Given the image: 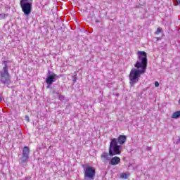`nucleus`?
<instances>
[{
	"mask_svg": "<svg viewBox=\"0 0 180 180\" xmlns=\"http://www.w3.org/2000/svg\"><path fill=\"white\" fill-rule=\"evenodd\" d=\"M7 16H9V14L0 13V20L5 19V18H7Z\"/></svg>",
	"mask_w": 180,
	"mask_h": 180,
	"instance_id": "ddd939ff",
	"label": "nucleus"
},
{
	"mask_svg": "<svg viewBox=\"0 0 180 180\" xmlns=\"http://www.w3.org/2000/svg\"><path fill=\"white\" fill-rule=\"evenodd\" d=\"M129 175L130 174H127V173H122L120 175V178H122V179H127Z\"/></svg>",
	"mask_w": 180,
	"mask_h": 180,
	"instance_id": "9b49d317",
	"label": "nucleus"
},
{
	"mask_svg": "<svg viewBox=\"0 0 180 180\" xmlns=\"http://www.w3.org/2000/svg\"><path fill=\"white\" fill-rule=\"evenodd\" d=\"M30 154V148L29 146H25L22 148V157L20 158V163L22 165H27L29 161V155Z\"/></svg>",
	"mask_w": 180,
	"mask_h": 180,
	"instance_id": "423d86ee",
	"label": "nucleus"
},
{
	"mask_svg": "<svg viewBox=\"0 0 180 180\" xmlns=\"http://www.w3.org/2000/svg\"><path fill=\"white\" fill-rule=\"evenodd\" d=\"M162 28L158 27L156 32H155V34H160V33H162Z\"/></svg>",
	"mask_w": 180,
	"mask_h": 180,
	"instance_id": "4468645a",
	"label": "nucleus"
},
{
	"mask_svg": "<svg viewBox=\"0 0 180 180\" xmlns=\"http://www.w3.org/2000/svg\"><path fill=\"white\" fill-rule=\"evenodd\" d=\"M96 171L95 167L87 166L84 169V180H94Z\"/></svg>",
	"mask_w": 180,
	"mask_h": 180,
	"instance_id": "39448f33",
	"label": "nucleus"
},
{
	"mask_svg": "<svg viewBox=\"0 0 180 180\" xmlns=\"http://www.w3.org/2000/svg\"><path fill=\"white\" fill-rule=\"evenodd\" d=\"M110 164L113 166L117 165V164H120V158L115 156L110 159Z\"/></svg>",
	"mask_w": 180,
	"mask_h": 180,
	"instance_id": "1a4fd4ad",
	"label": "nucleus"
},
{
	"mask_svg": "<svg viewBox=\"0 0 180 180\" xmlns=\"http://www.w3.org/2000/svg\"><path fill=\"white\" fill-rule=\"evenodd\" d=\"M72 79H73V84H75V82H77V79H78V78L77 77L76 72H75V75L72 76Z\"/></svg>",
	"mask_w": 180,
	"mask_h": 180,
	"instance_id": "2eb2a0df",
	"label": "nucleus"
},
{
	"mask_svg": "<svg viewBox=\"0 0 180 180\" xmlns=\"http://www.w3.org/2000/svg\"><path fill=\"white\" fill-rule=\"evenodd\" d=\"M58 99H59V101H60L61 102H64V101H65V96H63V95H59L58 96Z\"/></svg>",
	"mask_w": 180,
	"mask_h": 180,
	"instance_id": "f8f14e48",
	"label": "nucleus"
},
{
	"mask_svg": "<svg viewBox=\"0 0 180 180\" xmlns=\"http://www.w3.org/2000/svg\"><path fill=\"white\" fill-rule=\"evenodd\" d=\"M2 102V97L0 96V103Z\"/></svg>",
	"mask_w": 180,
	"mask_h": 180,
	"instance_id": "aec40b11",
	"label": "nucleus"
},
{
	"mask_svg": "<svg viewBox=\"0 0 180 180\" xmlns=\"http://www.w3.org/2000/svg\"><path fill=\"white\" fill-rule=\"evenodd\" d=\"M155 86H156V88H158V86H160V83L158 82H155Z\"/></svg>",
	"mask_w": 180,
	"mask_h": 180,
	"instance_id": "f3484780",
	"label": "nucleus"
},
{
	"mask_svg": "<svg viewBox=\"0 0 180 180\" xmlns=\"http://www.w3.org/2000/svg\"><path fill=\"white\" fill-rule=\"evenodd\" d=\"M120 148L121 146L117 145V140H116V138L112 139L110 143L108 153L103 152L101 155L103 162L109 161L110 160V157H113V155H119L121 153Z\"/></svg>",
	"mask_w": 180,
	"mask_h": 180,
	"instance_id": "f03ea898",
	"label": "nucleus"
},
{
	"mask_svg": "<svg viewBox=\"0 0 180 180\" xmlns=\"http://www.w3.org/2000/svg\"><path fill=\"white\" fill-rule=\"evenodd\" d=\"M20 5L21 6L22 12H23L25 16H30V13H32V6H33V2L20 0Z\"/></svg>",
	"mask_w": 180,
	"mask_h": 180,
	"instance_id": "20e7f679",
	"label": "nucleus"
},
{
	"mask_svg": "<svg viewBox=\"0 0 180 180\" xmlns=\"http://www.w3.org/2000/svg\"><path fill=\"white\" fill-rule=\"evenodd\" d=\"M179 117H180V111H176L172 115V119H179Z\"/></svg>",
	"mask_w": 180,
	"mask_h": 180,
	"instance_id": "9d476101",
	"label": "nucleus"
},
{
	"mask_svg": "<svg viewBox=\"0 0 180 180\" xmlns=\"http://www.w3.org/2000/svg\"><path fill=\"white\" fill-rule=\"evenodd\" d=\"M51 84H48L47 86H46V89H50V86H51Z\"/></svg>",
	"mask_w": 180,
	"mask_h": 180,
	"instance_id": "6ab92c4d",
	"label": "nucleus"
},
{
	"mask_svg": "<svg viewBox=\"0 0 180 180\" xmlns=\"http://www.w3.org/2000/svg\"><path fill=\"white\" fill-rule=\"evenodd\" d=\"M174 5L175 6H178V5H180V0H174Z\"/></svg>",
	"mask_w": 180,
	"mask_h": 180,
	"instance_id": "dca6fc26",
	"label": "nucleus"
},
{
	"mask_svg": "<svg viewBox=\"0 0 180 180\" xmlns=\"http://www.w3.org/2000/svg\"><path fill=\"white\" fill-rule=\"evenodd\" d=\"M58 78H60V76L56 75L53 71L48 70L45 82L47 85H53V83L56 82Z\"/></svg>",
	"mask_w": 180,
	"mask_h": 180,
	"instance_id": "0eeeda50",
	"label": "nucleus"
},
{
	"mask_svg": "<svg viewBox=\"0 0 180 180\" xmlns=\"http://www.w3.org/2000/svg\"><path fill=\"white\" fill-rule=\"evenodd\" d=\"M2 64L4 66L3 67V70L0 71V83L9 86L12 84V80H11V75L8 69V62L4 60Z\"/></svg>",
	"mask_w": 180,
	"mask_h": 180,
	"instance_id": "7ed1b4c3",
	"label": "nucleus"
},
{
	"mask_svg": "<svg viewBox=\"0 0 180 180\" xmlns=\"http://www.w3.org/2000/svg\"><path fill=\"white\" fill-rule=\"evenodd\" d=\"M117 140V143L118 144H120V146H123V144H124L126 143V141L127 140V137L124 135H120L117 139H115Z\"/></svg>",
	"mask_w": 180,
	"mask_h": 180,
	"instance_id": "6e6552de",
	"label": "nucleus"
},
{
	"mask_svg": "<svg viewBox=\"0 0 180 180\" xmlns=\"http://www.w3.org/2000/svg\"><path fill=\"white\" fill-rule=\"evenodd\" d=\"M138 60L134 64L129 75V84L131 86H134L139 81H140V77L143 74H146L147 70V65L148 64V60L147 59V53L146 51H138L137 52Z\"/></svg>",
	"mask_w": 180,
	"mask_h": 180,
	"instance_id": "f257e3e1",
	"label": "nucleus"
},
{
	"mask_svg": "<svg viewBox=\"0 0 180 180\" xmlns=\"http://www.w3.org/2000/svg\"><path fill=\"white\" fill-rule=\"evenodd\" d=\"M25 120H26L27 122H30V118H29V115H25Z\"/></svg>",
	"mask_w": 180,
	"mask_h": 180,
	"instance_id": "a211bd4d",
	"label": "nucleus"
}]
</instances>
